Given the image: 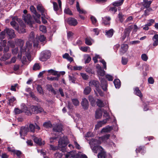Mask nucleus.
Here are the masks:
<instances>
[{
	"instance_id": "nucleus-1",
	"label": "nucleus",
	"mask_w": 158,
	"mask_h": 158,
	"mask_svg": "<svg viewBox=\"0 0 158 158\" xmlns=\"http://www.w3.org/2000/svg\"><path fill=\"white\" fill-rule=\"evenodd\" d=\"M101 143V142L100 140L94 139H91L89 142L92 151L95 153L103 151L102 147L99 145Z\"/></svg>"
},
{
	"instance_id": "nucleus-2",
	"label": "nucleus",
	"mask_w": 158,
	"mask_h": 158,
	"mask_svg": "<svg viewBox=\"0 0 158 158\" xmlns=\"http://www.w3.org/2000/svg\"><path fill=\"white\" fill-rule=\"evenodd\" d=\"M30 109L31 112L28 108L25 110L24 112L25 114L28 115H31V113L34 114H38L44 111L43 108L40 106H35L32 105L30 107Z\"/></svg>"
},
{
	"instance_id": "nucleus-3",
	"label": "nucleus",
	"mask_w": 158,
	"mask_h": 158,
	"mask_svg": "<svg viewBox=\"0 0 158 158\" xmlns=\"http://www.w3.org/2000/svg\"><path fill=\"white\" fill-rule=\"evenodd\" d=\"M103 111L104 113L103 116L105 119L97 123L95 125V130H97L100 127H101L103 125L105 124L110 118V116L107 111L105 110H104Z\"/></svg>"
},
{
	"instance_id": "nucleus-4",
	"label": "nucleus",
	"mask_w": 158,
	"mask_h": 158,
	"mask_svg": "<svg viewBox=\"0 0 158 158\" xmlns=\"http://www.w3.org/2000/svg\"><path fill=\"white\" fill-rule=\"evenodd\" d=\"M8 36L10 39H12L15 36L14 30L11 29L6 28L4 30L1 32V39L2 37L4 39L6 34Z\"/></svg>"
},
{
	"instance_id": "nucleus-5",
	"label": "nucleus",
	"mask_w": 158,
	"mask_h": 158,
	"mask_svg": "<svg viewBox=\"0 0 158 158\" xmlns=\"http://www.w3.org/2000/svg\"><path fill=\"white\" fill-rule=\"evenodd\" d=\"M15 43L17 45L20 47V52L18 55V58L21 59L22 53L26 52V48L23 47L24 44L23 41L21 39H16L15 40Z\"/></svg>"
},
{
	"instance_id": "nucleus-6",
	"label": "nucleus",
	"mask_w": 158,
	"mask_h": 158,
	"mask_svg": "<svg viewBox=\"0 0 158 158\" xmlns=\"http://www.w3.org/2000/svg\"><path fill=\"white\" fill-rule=\"evenodd\" d=\"M51 55V52L49 50L43 51L40 53L39 60L42 61H45L50 58Z\"/></svg>"
},
{
	"instance_id": "nucleus-7",
	"label": "nucleus",
	"mask_w": 158,
	"mask_h": 158,
	"mask_svg": "<svg viewBox=\"0 0 158 158\" xmlns=\"http://www.w3.org/2000/svg\"><path fill=\"white\" fill-rule=\"evenodd\" d=\"M68 138L66 136H64L60 138L58 141L59 147L64 148L68 143Z\"/></svg>"
},
{
	"instance_id": "nucleus-8",
	"label": "nucleus",
	"mask_w": 158,
	"mask_h": 158,
	"mask_svg": "<svg viewBox=\"0 0 158 158\" xmlns=\"http://www.w3.org/2000/svg\"><path fill=\"white\" fill-rule=\"evenodd\" d=\"M23 19L26 23L29 25L31 27H32V24L34 23L32 19L30 14L23 15Z\"/></svg>"
},
{
	"instance_id": "nucleus-9",
	"label": "nucleus",
	"mask_w": 158,
	"mask_h": 158,
	"mask_svg": "<svg viewBox=\"0 0 158 158\" xmlns=\"http://www.w3.org/2000/svg\"><path fill=\"white\" fill-rule=\"evenodd\" d=\"M30 10L33 14V15L35 21L38 23L40 22L39 19L41 16L40 14H38L35 8L33 6H31L30 7Z\"/></svg>"
},
{
	"instance_id": "nucleus-10",
	"label": "nucleus",
	"mask_w": 158,
	"mask_h": 158,
	"mask_svg": "<svg viewBox=\"0 0 158 158\" xmlns=\"http://www.w3.org/2000/svg\"><path fill=\"white\" fill-rule=\"evenodd\" d=\"M29 131V128L27 127H22L20 128L19 131L20 137L21 138L25 139L24 136H26Z\"/></svg>"
},
{
	"instance_id": "nucleus-11",
	"label": "nucleus",
	"mask_w": 158,
	"mask_h": 158,
	"mask_svg": "<svg viewBox=\"0 0 158 158\" xmlns=\"http://www.w3.org/2000/svg\"><path fill=\"white\" fill-rule=\"evenodd\" d=\"M29 38L31 40H32L33 43V46L34 47H37L39 45L38 41H36L37 39L36 37L35 39V34L34 32L32 31L29 35Z\"/></svg>"
},
{
	"instance_id": "nucleus-12",
	"label": "nucleus",
	"mask_w": 158,
	"mask_h": 158,
	"mask_svg": "<svg viewBox=\"0 0 158 158\" xmlns=\"http://www.w3.org/2000/svg\"><path fill=\"white\" fill-rule=\"evenodd\" d=\"M2 38V37L1 39ZM7 42L6 40H1V51L3 50V48L1 47V46L4 47V53H6L9 50V47L6 46Z\"/></svg>"
},
{
	"instance_id": "nucleus-13",
	"label": "nucleus",
	"mask_w": 158,
	"mask_h": 158,
	"mask_svg": "<svg viewBox=\"0 0 158 158\" xmlns=\"http://www.w3.org/2000/svg\"><path fill=\"white\" fill-rule=\"evenodd\" d=\"M89 86L92 87H94L96 89L98 88H99L100 86V83L99 82L95 80H91L90 81L89 83Z\"/></svg>"
},
{
	"instance_id": "nucleus-14",
	"label": "nucleus",
	"mask_w": 158,
	"mask_h": 158,
	"mask_svg": "<svg viewBox=\"0 0 158 158\" xmlns=\"http://www.w3.org/2000/svg\"><path fill=\"white\" fill-rule=\"evenodd\" d=\"M131 31V29L130 27L126 28L125 29L124 31V34L121 37V39L122 41H124L126 37L129 36Z\"/></svg>"
},
{
	"instance_id": "nucleus-15",
	"label": "nucleus",
	"mask_w": 158,
	"mask_h": 158,
	"mask_svg": "<svg viewBox=\"0 0 158 158\" xmlns=\"http://www.w3.org/2000/svg\"><path fill=\"white\" fill-rule=\"evenodd\" d=\"M67 22L71 26H76L78 23L77 20L74 18L72 17L69 18L67 20Z\"/></svg>"
},
{
	"instance_id": "nucleus-16",
	"label": "nucleus",
	"mask_w": 158,
	"mask_h": 158,
	"mask_svg": "<svg viewBox=\"0 0 158 158\" xmlns=\"http://www.w3.org/2000/svg\"><path fill=\"white\" fill-rule=\"evenodd\" d=\"M152 2L151 1H148V0H143V7H141V10H144L145 9L148 8L150 7V5Z\"/></svg>"
},
{
	"instance_id": "nucleus-17",
	"label": "nucleus",
	"mask_w": 158,
	"mask_h": 158,
	"mask_svg": "<svg viewBox=\"0 0 158 158\" xmlns=\"http://www.w3.org/2000/svg\"><path fill=\"white\" fill-rule=\"evenodd\" d=\"M101 86L103 90L105 91L107 89V81L104 78H102L101 80Z\"/></svg>"
},
{
	"instance_id": "nucleus-18",
	"label": "nucleus",
	"mask_w": 158,
	"mask_h": 158,
	"mask_svg": "<svg viewBox=\"0 0 158 158\" xmlns=\"http://www.w3.org/2000/svg\"><path fill=\"white\" fill-rule=\"evenodd\" d=\"M18 18L16 17H14L12 18V21L10 23V24L11 26H12L15 29H18V26H17V23L15 22V20H17L18 21Z\"/></svg>"
},
{
	"instance_id": "nucleus-19",
	"label": "nucleus",
	"mask_w": 158,
	"mask_h": 158,
	"mask_svg": "<svg viewBox=\"0 0 158 158\" xmlns=\"http://www.w3.org/2000/svg\"><path fill=\"white\" fill-rule=\"evenodd\" d=\"M81 105L84 109L87 110L89 106V102L88 100L85 98L83 99L81 102Z\"/></svg>"
},
{
	"instance_id": "nucleus-20",
	"label": "nucleus",
	"mask_w": 158,
	"mask_h": 158,
	"mask_svg": "<svg viewBox=\"0 0 158 158\" xmlns=\"http://www.w3.org/2000/svg\"><path fill=\"white\" fill-rule=\"evenodd\" d=\"M33 140L36 144L40 146L44 145L45 143V141H42V139L40 138L35 137Z\"/></svg>"
},
{
	"instance_id": "nucleus-21",
	"label": "nucleus",
	"mask_w": 158,
	"mask_h": 158,
	"mask_svg": "<svg viewBox=\"0 0 158 158\" xmlns=\"http://www.w3.org/2000/svg\"><path fill=\"white\" fill-rule=\"evenodd\" d=\"M152 40L153 41L152 45L154 47L158 45V34H155L152 37Z\"/></svg>"
},
{
	"instance_id": "nucleus-22",
	"label": "nucleus",
	"mask_w": 158,
	"mask_h": 158,
	"mask_svg": "<svg viewBox=\"0 0 158 158\" xmlns=\"http://www.w3.org/2000/svg\"><path fill=\"white\" fill-rule=\"evenodd\" d=\"M102 23L105 25H107L110 24V21L111 20V18L109 16H106L103 18H102Z\"/></svg>"
},
{
	"instance_id": "nucleus-23",
	"label": "nucleus",
	"mask_w": 158,
	"mask_h": 158,
	"mask_svg": "<svg viewBox=\"0 0 158 158\" xmlns=\"http://www.w3.org/2000/svg\"><path fill=\"white\" fill-rule=\"evenodd\" d=\"M62 126L61 124L56 125L53 127V130L56 132H61L62 130Z\"/></svg>"
},
{
	"instance_id": "nucleus-24",
	"label": "nucleus",
	"mask_w": 158,
	"mask_h": 158,
	"mask_svg": "<svg viewBox=\"0 0 158 158\" xmlns=\"http://www.w3.org/2000/svg\"><path fill=\"white\" fill-rule=\"evenodd\" d=\"M95 57L98 59H100L101 60H100V62L103 65V68L105 70H106L107 69L106 68V63L105 60L103 59H102L101 58V57L98 54H96L95 56Z\"/></svg>"
},
{
	"instance_id": "nucleus-25",
	"label": "nucleus",
	"mask_w": 158,
	"mask_h": 158,
	"mask_svg": "<svg viewBox=\"0 0 158 158\" xmlns=\"http://www.w3.org/2000/svg\"><path fill=\"white\" fill-rule=\"evenodd\" d=\"M37 10L40 11L41 13L42 16L44 15V17L45 16V10L43 6L42 5L40 4H39L37 5Z\"/></svg>"
},
{
	"instance_id": "nucleus-26",
	"label": "nucleus",
	"mask_w": 158,
	"mask_h": 158,
	"mask_svg": "<svg viewBox=\"0 0 158 158\" xmlns=\"http://www.w3.org/2000/svg\"><path fill=\"white\" fill-rule=\"evenodd\" d=\"M112 129V126L108 125L102 130L101 132H108L110 131Z\"/></svg>"
},
{
	"instance_id": "nucleus-27",
	"label": "nucleus",
	"mask_w": 158,
	"mask_h": 158,
	"mask_svg": "<svg viewBox=\"0 0 158 158\" xmlns=\"http://www.w3.org/2000/svg\"><path fill=\"white\" fill-rule=\"evenodd\" d=\"M124 0H119L115 1L112 3V5L114 6L118 7L122 5Z\"/></svg>"
},
{
	"instance_id": "nucleus-28",
	"label": "nucleus",
	"mask_w": 158,
	"mask_h": 158,
	"mask_svg": "<svg viewBox=\"0 0 158 158\" xmlns=\"http://www.w3.org/2000/svg\"><path fill=\"white\" fill-rule=\"evenodd\" d=\"M128 48V45L126 44H123L122 45L120 52L123 54L127 50Z\"/></svg>"
},
{
	"instance_id": "nucleus-29",
	"label": "nucleus",
	"mask_w": 158,
	"mask_h": 158,
	"mask_svg": "<svg viewBox=\"0 0 158 158\" xmlns=\"http://www.w3.org/2000/svg\"><path fill=\"white\" fill-rule=\"evenodd\" d=\"M114 32V31L113 29H111L108 31L106 30L105 31V35L107 37H111L113 35Z\"/></svg>"
},
{
	"instance_id": "nucleus-30",
	"label": "nucleus",
	"mask_w": 158,
	"mask_h": 158,
	"mask_svg": "<svg viewBox=\"0 0 158 158\" xmlns=\"http://www.w3.org/2000/svg\"><path fill=\"white\" fill-rule=\"evenodd\" d=\"M113 83L116 88L119 89L120 87L121 82L118 79H114Z\"/></svg>"
},
{
	"instance_id": "nucleus-31",
	"label": "nucleus",
	"mask_w": 158,
	"mask_h": 158,
	"mask_svg": "<svg viewBox=\"0 0 158 158\" xmlns=\"http://www.w3.org/2000/svg\"><path fill=\"white\" fill-rule=\"evenodd\" d=\"M126 17V15H123L121 11L119 12L118 15V17L119 19L120 22L121 23L123 22Z\"/></svg>"
},
{
	"instance_id": "nucleus-32",
	"label": "nucleus",
	"mask_w": 158,
	"mask_h": 158,
	"mask_svg": "<svg viewBox=\"0 0 158 158\" xmlns=\"http://www.w3.org/2000/svg\"><path fill=\"white\" fill-rule=\"evenodd\" d=\"M146 9L144 10V13L142 16V17H146L150 14L151 12L153 11L151 8Z\"/></svg>"
},
{
	"instance_id": "nucleus-33",
	"label": "nucleus",
	"mask_w": 158,
	"mask_h": 158,
	"mask_svg": "<svg viewBox=\"0 0 158 158\" xmlns=\"http://www.w3.org/2000/svg\"><path fill=\"white\" fill-rule=\"evenodd\" d=\"M102 111L101 109L97 110L95 112V118L96 119H99L102 115Z\"/></svg>"
},
{
	"instance_id": "nucleus-34",
	"label": "nucleus",
	"mask_w": 158,
	"mask_h": 158,
	"mask_svg": "<svg viewBox=\"0 0 158 158\" xmlns=\"http://www.w3.org/2000/svg\"><path fill=\"white\" fill-rule=\"evenodd\" d=\"M144 147L140 146L138 148L136 149V152L137 153L138 152H140L142 155H143L145 152V151L144 149Z\"/></svg>"
},
{
	"instance_id": "nucleus-35",
	"label": "nucleus",
	"mask_w": 158,
	"mask_h": 158,
	"mask_svg": "<svg viewBox=\"0 0 158 158\" xmlns=\"http://www.w3.org/2000/svg\"><path fill=\"white\" fill-rule=\"evenodd\" d=\"M134 93L136 95L139 96L140 98L142 97V94L138 87H136L135 88Z\"/></svg>"
},
{
	"instance_id": "nucleus-36",
	"label": "nucleus",
	"mask_w": 158,
	"mask_h": 158,
	"mask_svg": "<svg viewBox=\"0 0 158 158\" xmlns=\"http://www.w3.org/2000/svg\"><path fill=\"white\" fill-rule=\"evenodd\" d=\"M46 37L43 35H41L39 36L36 41H38L39 43V42L43 43L45 41Z\"/></svg>"
},
{
	"instance_id": "nucleus-37",
	"label": "nucleus",
	"mask_w": 158,
	"mask_h": 158,
	"mask_svg": "<svg viewBox=\"0 0 158 158\" xmlns=\"http://www.w3.org/2000/svg\"><path fill=\"white\" fill-rule=\"evenodd\" d=\"M25 26L23 24L22 26H21L20 28H19L18 27V29H16L19 33H23L25 32Z\"/></svg>"
},
{
	"instance_id": "nucleus-38",
	"label": "nucleus",
	"mask_w": 158,
	"mask_h": 158,
	"mask_svg": "<svg viewBox=\"0 0 158 158\" xmlns=\"http://www.w3.org/2000/svg\"><path fill=\"white\" fill-rule=\"evenodd\" d=\"M76 8L77 11L79 12L80 14H85V11L83 10H81L79 4L78 2H77L76 4Z\"/></svg>"
},
{
	"instance_id": "nucleus-39",
	"label": "nucleus",
	"mask_w": 158,
	"mask_h": 158,
	"mask_svg": "<svg viewBox=\"0 0 158 158\" xmlns=\"http://www.w3.org/2000/svg\"><path fill=\"white\" fill-rule=\"evenodd\" d=\"M92 39L91 38L89 37H87L85 39V43L88 45H91L92 44L91 41Z\"/></svg>"
},
{
	"instance_id": "nucleus-40",
	"label": "nucleus",
	"mask_w": 158,
	"mask_h": 158,
	"mask_svg": "<svg viewBox=\"0 0 158 158\" xmlns=\"http://www.w3.org/2000/svg\"><path fill=\"white\" fill-rule=\"evenodd\" d=\"M91 91V88L89 86L86 87L84 90V93L85 94L87 95L89 94Z\"/></svg>"
},
{
	"instance_id": "nucleus-41",
	"label": "nucleus",
	"mask_w": 158,
	"mask_h": 158,
	"mask_svg": "<svg viewBox=\"0 0 158 158\" xmlns=\"http://www.w3.org/2000/svg\"><path fill=\"white\" fill-rule=\"evenodd\" d=\"M106 156V152L103 151L98 153V158H105Z\"/></svg>"
},
{
	"instance_id": "nucleus-42",
	"label": "nucleus",
	"mask_w": 158,
	"mask_h": 158,
	"mask_svg": "<svg viewBox=\"0 0 158 158\" xmlns=\"http://www.w3.org/2000/svg\"><path fill=\"white\" fill-rule=\"evenodd\" d=\"M110 134H106L100 137L99 138V140H102V141H104L109 139L110 137Z\"/></svg>"
},
{
	"instance_id": "nucleus-43",
	"label": "nucleus",
	"mask_w": 158,
	"mask_h": 158,
	"mask_svg": "<svg viewBox=\"0 0 158 158\" xmlns=\"http://www.w3.org/2000/svg\"><path fill=\"white\" fill-rule=\"evenodd\" d=\"M40 66L39 63H35L33 66V69L35 71L38 70H40Z\"/></svg>"
},
{
	"instance_id": "nucleus-44",
	"label": "nucleus",
	"mask_w": 158,
	"mask_h": 158,
	"mask_svg": "<svg viewBox=\"0 0 158 158\" xmlns=\"http://www.w3.org/2000/svg\"><path fill=\"white\" fill-rule=\"evenodd\" d=\"M96 103L97 105L99 107H103L105 106V105L103 102L100 99H98Z\"/></svg>"
},
{
	"instance_id": "nucleus-45",
	"label": "nucleus",
	"mask_w": 158,
	"mask_h": 158,
	"mask_svg": "<svg viewBox=\"0 0 158 158\" xmlns=\"http://www.w3.org/2000/svg\"><path fill=\"white\" fill-rule=\"evenodd\" d=\"M113 123H114L115 125H113L112 126L113 127L112 130H114V131H117L118 130V128L116 120L115 118L114 119L113 121Z\"/></svg>"
},
{
	"instance_id": "nucleus-46",
	"label": "nucleus",
	"mask_w": 158,
	"mask_h": 158,
	"mask_svg": "<svg viewBox=\"0 0 158 158\" xmlns=\"http://www.w3.org/2000/svg\"><path fill=\"white\" fill-rule=\"evenodd\" d=\"M26 52H25V53ZM24 53H23V54ZM23 53H22L21 56H22V55ZM19 59H21V62L22 64H28V63L27 61L26 57L25 56H23L22 58L21 59H21L19 58Z\"/></svg>"
},
{
	"instance_id": "nucleus-47",
	"label": "nucleus",
	"mask_w": 158,
	"mask_h": 158,
	"mask_svg": "<svg viewBox=\"0 0 158 158\" xmlns=\"http://www.w3.org/2000/svg\"><path fill=\"white\" fill-rule=\"evenodd\" d=\"M9 101L10 104V105H13L14 101L16 100V98L14 97H11L10 98H7Z\"/></svg>"
},
{
	"instance_id": "nucleus-48",
	"label": "nucleus",
	"mask_w": 158,
	"mask_h": 158,
	"mask_svg": "<svg viewBox=\"0 0 158 158\" xmlns=\"http://www.w3.org/2000/svg\"><path fill=\"white\" fill-rule=\"evenodd\" d=\"M91 58L90 56L88 54L85 55V63H88L91 60Z\"/></svg>"
},
{
	"instance_id": "nucleus-49",
	"label": "nucleus",
	"mask_w": 158,
	"mask_h": 158,
	"mask_svg": "<svg viewBox=\"0 0 158 158\" xmlns=\"http://www.w3.org/2000/svg\"><path fill=\"white\" fill-rule=\"evenodd\" d=\"M97 73L98 75L103 76L105 75V71L102 69L100 70H98Z\"/></svg>"
},
{
	"instance_id": "nucleus-50",
	"label": "nucleus",
	"mask_w": 158,
	"mask_h": 158,
	"mask_svg": "<svg viewBox=\"0 0 158 158\" xmlns=\"http://www.w3.org/2000/svg\"><path fill=\"white\" fill-rule=\"evenodd\" d=\"M7 46L13 48L15 47V44L14 41L9 40L7 42Z\"/></svg>"
},
{
	"instance_id": "nucleus-51",
	"label": "nucleus",
	"mask_w": 158,
	"mask_h": 158,
	"mask_svg": "<svg viewBox=\"0 0 158 158\" xmlns=\"http://www.w3.org/2000/svg\"><path fill=\"white\" fill-rule=\"evenodd\" d=\"M13 152L14 153L16 154V155L18 156L19 157H20V156L22 154L21 152L19 150H13L11 151Z\"/></svg>"
},
{
	"instance_id": "nucleus-52",
	"label": "nucleus",
	"mask_w": 158,
	"mask_h": 158,
	"mask_svg": "<svg viewBox=\"0 0 158 158\" xmlns=\"http://www.w3.org/2000/svg\"><path fill=\"white\" fill-rule=\"evenodd\" d=\"M128 62V60L127 58L122 57V58L121 62L123 65H126Z\"/></svg>"
},
{
	"instance_id": "nucleus-53",
	"label": "nucleus",
	"mask_w": 158,
	"mask_h": 158,
	"mask_svg": "<svg viewBox=\"0 0 158 158\" xmlns=\"http://www.w3.org/2000/svg\"><path fill=\"white\" fill-rule=\"evenodd\" d=\"M30 131L32 132H34L35 131V125L32 124H30L29 125Z\"/></svg>"
},
{
	"instance_id": "nucleus-54",
	"label": "nucleus",
	"mask_w": 158,
	"mask_h": 158,
	"mask_svg": "<svg viewBox=\"0 0 158 158\" xmlns=\"http://www.w3.org/2000/svg\"><path fill=\"white\" fill-rule=\"evenodd\" d=\"M14 112L15 114H18L23 113L22 110L19 109L18 108H15L14 110Z\"/></svg>"
},
{
	"instance_id": "nucleus-55",
	"label": "nucleus",
	"mask_w": 158,
	"mask_h": 158,
	"mask_svg": "<svg viewBox=\"0 0 158 158\" xmlns=\"http://www.w3.org/2000/svg\"><path fill=\"white\" fill-rule=\"evenodd\" d=\"M40 31L46 33L47 31L46 27L44 26H40Z\"/></svg>"
},
{
	"instance_id": "nucleus-56",
	"label": "nucleus",
	"mask_w": 158,
	"mask_h": 158,
	"mask_svg": "<svg viewBox=\"0 0 158 158\" xmlns=\"http://www.w3.org/2000/svg\"><path fill=\"white\" fill-rule=\"evenodd\" d=\"M64 13L66 14H68L70 15H72V13L71 11L68 8H65L64 10Z\"/></svg>"
},
{
	"instance_id": "nucleus-57",
	"label": "nucleus",
	"mask_w": 158,
	"mask_h": 158,
	"mask_svg": "<svg viewBox=\"0 0 158 158\" xmlns=\"http://www.w3.org/2000/svg\"><path fill=\"white\" fill-rule=\"evenodd\" d=\"M53 9L54 11H57L59 9L57 4L55 2H53Z\"/></svg>"
},
{
	"instance_id": "nucleus-58",
	"label": "nucleus",
	"mask_w": 158,
	"mask_h": 158,
	"mask_svg": "<svg viewBox=\"0 0 158 158\" xmlns=\"http://www.w3.org/2000/svg\"><path fill=\"white\" fill-rule=\"evenodd\" d=\"M105 77L106 79L110 81H112L113 80V76L110 74L106 75Z\"/></svg>"
},
{
	"instance_id": "nucleus-59",
	"label": "nucleus",
	"mask_w": 158,
	"mask_h": 158,
	"mask_svg": "<svg viewBox=\"0 0 158 158\" xmlns=\"http://www.w3.org/2000/svg\"><path fill=\"white\" fill-rule=\"evenodd\" d=\"M30 96L34 99L35 100L38 101V98L35 96L34 93L32 92H31L30 93Z\"/></svg>"
},
{
	"instance_id": "nucleus-60",
	"label": "nucleus",
	"mask_w": 158,
	"mask_h": 158,
	"mask_svg": "<svg viewBox=\"0 0 158 158\" xmlns=\"http://www.w3.org/2000/svg\"><path fill=\"white\" fill-rule=\"evenodd\" d=\"M67 107L69 110V112H72V111L73 106L71 103L68 102Z\"/></svg>"
},
{
	"instance_id": "nucleus-61",
	"label": "nucleus",
	"mask_w": 158,
	"mask_h": 158,
	"mask_svg": "<svg viewBox=\"0 0 158 158\" xmlns=\"http://www.w3.org/2000/svg\"><path fill=\"white\" fill-rule=\"evenodd\" d=\"M93 136L92 133L90 132H88L87 134L85 136V139L87 140H89V139H88V138H89V137H91Z\"/></svg>"
},
{
	"instance_id": "nucleus-62",
	"label": "nucleus",
	"mask_w": 158,
	"mask_h": 158,
	"mask_svg": "<svg viewBox=\"0 0 158 158\" xmlns=\"http://www.w3.org/2000/svg\"><path fill=\"white\" fill-rule=\"evenodd\" d=\"M72 101L74 105L77 106L79 105V102L77 99H72Z\"/></svg>"
},
{
	"instance_id": "nucleus-63",
	"label": "nucleus",
	"mask_w": 158,
	"mask_h": 158,
	"mask_svg": "<svg viewBox=\"0 0 158 158\" xmlns=\"http://www.w3.org/2000/svg\"><path fill=\"white\" fill-rule=\"evenodd\" d=\"M37 89L38 92L40 94H43V93L42 87L40 85H38L37 87Z\"/></svg>"
},
{
	"instance_id": "nucleus-64",
	"label": "nucleus",
	"mask_w": 158,
	"mask_h": 158,
	"mask_svg": "<svg viewBox=\"0 0 158 158\" xmlns=\"http://www.w3.org/2000/svg\"><path fill=\"white\" fill-rule=\"evenodd\" d=\"M91 19L92 21V23L94 25H95L96 22H97V20L95 17L92 16L91 17Z\"/></svg>"
}]
</instances>
